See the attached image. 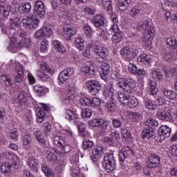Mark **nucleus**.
Wrapping results in <instances>:
<instances>
[{
    "mask_svg": "<svg viewBox=\"0 0 177 177\" xmlns=\"http://www.w3.org/2000/svg\"><path fill=\"white\" fill-rule=\"evenodd\" d=\"M137 31H144L142 40L146 45H151V41L154 38V29L151 22L149 20H144L136 24Z\"/></svg>",
    "mask_w": 177,
    "mask_h": 177,
    "instance_id": "1",
    "label": "nucleus"
},
{
    "mask_svg": "<svg viewBox=\"0 0 177 177\" xmlns=\"http://www.w3.org/2000/svg\"><path fill=\"white\" fill-rule=\"evenodd\" d=\"M75 97V88L73 85H68L66 89L62 90L59 95V99L65 106H71Z\"/></svg>",
    "mask_w": 177,
    "mask_h": 177,
    "instance_id": "2",
    "label": "nucleus"
},
{
    "mask_svg": "<svg viewBox=\"0 0 177 177\" xmlns=\"http://www.w3.org/2000/svg\"><path fill=\"white\" fill-rule=\"evenodd\" d=\"M110 85L104 90L102 95L106 99H108V102L106 104V109H108L109 111H114L115 110V97H118V95H114L113 84H110Z\"/></svg>",
    "mask_w": 177,
    "mask_h": 177,
    "instance_id": "3",
    "label": "nucleus"
},
{
    "mask_svg": "<svg viewBox=\"0 0 177 177\" xmlns=\"http://www.w3.org/2000/svg\"><path fill=\"white\" fill-rule=\"evenodd\" d=\"M118 99L122 104L128 106L130 109H135V107H138V104H139V102L136 97L131 95V93H120L118 95Z\"/></svg>",
    "mask_w": 177,
    "mask_h": 177,
    "instance_id": "4",
    "label": "nucleus"
},
{
    "mask_svg": "<svg viewBox=\"0 0 177 177\" xmlns=\"http://www.w3.org/2000/svg\"><path fill=\"white\" fill-rule=\"evenodd\" d=\"M117 85L118 88H121L127 93H133V91L136 88L135 80L131 78L125 79L124 77H120L118 79Z\"/></svg>",
    "mask_w": 177,
    "mask_h": 177,
    "instance_id": "5",
    "label": "nucleus"
},
{
    "mask_svg": "<svg viewBox=\"0 0 177 177\" xmlns=\"http://www.w3.org/2000/svg\"><path fill=\"white\" fill-rule=\"evenodd\" d=\"M102 167L107 172H113L115 169V156H114V153L104 154Z\"/></svg>",
    "mask_w": 177,
    "mask_h": 177,
    "instance_id": "6",
    "label": "nucleus"
},
{
    "mask_svg": "<svg viewBox=\"0 0 177 177\" xmlns=\"http://www.w3.org/2000/svg\"><path fill=\"white\" fill-rule=\"evenodd\" d=\"M19 24L20 19H19V18L14 19H10V24L3 28L2 31L4 34L8 35V37H11L18 32L17 30H19Z\"/></svg>",
    "mask_w": 177,
    "mask_h": 177,
    "instance_id": "7",
    "label": "nucleus"
},
{
    "mask_svg": "<svg viewBox=\"0 0 177 177\" xmlns=\"http://www.w3.org/2000/svg\"><path fill=\"white\" fill-rule=\"evenodd\" d=\"M86 86L93 96H96L102 89V85L97 80H88Z\"/></svg>",
    "mask_w": 177,
    "mask_h": 177,
    "instance_id": "8",
    "label": "nucleus"
},
{
    "mask_svg": "<svg viewBox=\"0 0 177 177\" xmlns=\"http://www.w3.org/2000/svg\"><path fill=\"white\" fill-rule=\"evenodd\" d=\"M156 117L157 118H159V120H162V121L175 122L177 124V111L175 119L172 118V115H171V113L162 110L158 111Z\"/></svg>",
    "mask_w": 177,
    "mask_h": 177,
    "instance_id": "9",
    "label": "nucleus"
},
{
    "mask_svg": "<svg viewBox=\"0 0 177 177\" xmlns=\"http://www.w3.org/2000/svg\"><path fill=\"white\" fill-rule=\"evenodd\" d=\"M171 131V128L167 125L162 126L159 129L158 137L156 138L157 142H162V140H164L166 138H169Z\"/></svg>",
    "mask_w": 177,
    "mask_h": 177,
    "instance_id": "10",
    "label": "nucleus"
},
{
    "mask_svg": "<svg viewBox=\"0 0 177 177\" xmlns=\"http://www.w3.org/2000/svg\"><path fill=\"white\" fill-rule=\"evenodd\" d=\"M161 158L156 153L151 154L148 158L147 167L150 169L157 168L160 165Z\"/></svg>",
    "mask_w": 177,
    "mask_h": 177,
    "instance_id": "11",
    "label": "nucleus"
},
{
    "mask_svg": "<svg viewBox=\"0 0 177 177\" xmlns=\"http://www.w3.org/2000/svg\"><path fill=\"white\" fill-rule=\"evenodd\" d=\"M131 156H133V151L129 147H124L119 153L120 164H124V161L129 158V157H131Z\"/></svg>",
    "mask_w": 177,
    "mask_h": 177,
    "instance_id": "12",
    "label": "nucleus"
},
{
    "mask_svg": "<svg viewBox=\"0 0 177 177\" xmlns=\"http://www.w3.org/2000/svg\"><path fill=\"white\" fill-rule=\"evenodd\" d=\"M73 74H74V69L73 68H67L59 74L58 80L61 84H64V82H67V80Z\"/></svg>",
    "mask_w": 177,
    "mask_h": 177,
    "instance_id": "13",
    "label": "nucleus"
},
{
    "mask_svg": "<svg viewBox=\"0 0 177 177\" xmlns=\"http://www.w3.org/2000/svg\"><path fill=\"white\" fill-rule=\"evenodd\" d=\"M27 165L31 171L37 172L39 168V161L34 156H30L27 159Z\"/></svg>",
    "mask_w": 177,
    "mask_h": 177,
    "instance_id": "14",
    "label": "nucleus"
},
{
    "mask_svg": "<svg viewBox=\"0 0 177 177\" xmlns=\"http://www.w3.org/2000/svg\"><path fill=\"white\" fill-rule=\"evenodd\" d=\"M65 118H66V120H68V121L70 122H73V124H78V120H80L77 112L71 109H67L66 111Z\"/></svg>",
    "mask_w": 177,
    "mask_h": 177,
    "instance_id": "15",
    "label": "nucleus"
},
{
    "mask_svg": "<svg viewBox=\"0 0 177 177\" xmlns=\"http://www.w3.org/2000/svg\"><path fill=\"white\" fill-rule=\"evenodd\" d=\"M8 38H10V45L8 48V50L12 53H16V52H17L19 50V47H17V45H19V41L17 40V38H16L15 35L9 36Z\"/></svg>",
    "mask_w": 177,
    "mask_h": 177,
    "instance_id": "16",
    "label": "nucleus"
},
{
    "mask_svg": "<svg viewBox=\"0 0 177 177\" xmlns=\"http://www.w3.org/2000/svg\"><path fill=\"white\" fill-rule=\"evenodd\" d=\"M34 12L39 17L45 16V6L42 1H38L36 2L34 7Z\"/></svg>",
    "mask_w": 177,
    "mask_h": 177,
    "instance_id": "17",
    "label": "nucleus"
},
{
    "mask_svg": "<svg viewBox=\"0 0 177 177\" xmlns=\"http://www.w3.org/2000/svg\"><path fill=\"white\" fill-rule=\"evenodd\" d=\"M39 21L38 19L35 17H28L26 22V28H29V30H35L38 27Z\"/></svg>",
    "mask_w": 177,
    "mask_h": 177,
    "instance_id": "18",
    "label": "nucleus"
},
{
    "mask_svg": "<svg viewBox=\"0 0 177 177\" xmlns=\"http://www.w3.org/2000/svg\"><path fill=\"white\" fill-rule=\"evenodd\" d=\"M92 22L95 27L98 28H100V27H103V25L104 24V17L102 15H97L93 17Z\"/></svg>",
    "mask_w": 177,
    "mask_h": 177,
    "instance_id": "19",
    "label": "nucleus"
},
{
    "mask_svg": "<svg viewBox=\"0 0 177 177\" xmlns=\"http://www.w3.org/2000/svg\"><path fill=\"white\" fill-rule=\"evenodd\" d=\"M102 73H100L101 78L106 80L110 73V65L107 63H102L101 65Z\"/></svg>",
    "mask_w": 177,
    "mask_h": 177,
    "instance_id": "20",
    "label": "nucleus"
},
{
    "mask_svg": "<svg viewBox=\"0 0 177 177\" xmlns=\"http://www.w3.org/2000/svg\"><path fill=\"white\" fill-rule=\"evenodd\" d=\"M94 52L97 55V56H99L101 57V59H106L107 57V49L102 46H95L94 48Z\"/></svg>",
    "mask_w": 177,
    "mask_h": 177,
    "instance_id": "21",
    "label": "nucleus"
},
{
    "mask_svg": "<svg viewBox=\"0 0 177 177\" xmlns=\"http://www.w3.org/2000/svg\"><path fill=\"white\" fill-rule=\"evenodd\" d=\"M137 60L145 66H150V63L151 62V55L142 54L138 57Z\"/></svg>",
    "mask_w": 177,
    "mask_h": 177,
    "instance_id": "22",
    "label": "nucleus"
},
{
    "mask_svg": "<svg viewBox=\"0 0 177 177\" xmlns=\"http://www.w3.org/2000/svg\"><path fill=\"white\" fill-rule=\"evenodd\" d=\"M92 64V62H88L81 68L82 73H84L86 77L88 74H93V66Z\"/></svg>",
    "mask_w": 177,
    "mask_h": 177,
    "instance_id": "23",
    "label": "nucleus"
},
{
    "mask_svg": "<svg viewBox=\"0 0 177 177\" xmlns=\"http://www.w3.org/2000/svg\"><path fill=\"white\" fill-rule=\"evenodd\" d=\"M18 12L19 13H30L31 12V3L28 2L22 3L19 7H18Z\"/></svg>",
    "mask_w": 177,
    "mask_h": 177,
    "instance_id": "24",
    "label": "nucleus"
},
{
    "mask_svg": "<svg viewBox=\"0 0 177 177\" xmlns=\"http://www.w3.org/2000/svg\"><path fill=\"white\" fill-rule=\"evenodd\" d=\"M9 10H11L10 7H9V6H0V19L1 20H3V19H6V17L9 16Z\"/></svg>",
    "mask_w": 177,
    "mask_h": 177,
    "instance_id": "25",
    "label": "nucleus"
},
{
    "mask_svg": "<svg viewBox=\"0 0 177 177\" xmlns=\"http://www.w3.org/2000/svg\"><path fill=\"white\" fill-rule=\"evenodd\" d=\"M154 129H145L142 132L141 138H142V139H150V138H153V136H154Z\"/></svg>",
    "mask_w": 177,
    "mask_h": 177,
    "instance_id": "26",
    "label": "nucleus"
},
{
    "mask_svg": "<svg viewBox=\"0 0 177 177\" xmlns=\"http://www.w3.org/2000/svg\"><path fill=\"white\" fill-rule=\"evenodd\" d=\"M164 60L169 63H174L177 59L176 53L171 51L170 53H166L163 56Z\"/></svg>",
    "mask_w": 177,
    "mask_h": 177,
    "instance_id": "27",
    "label": "nucleus"
},
{
    "mask_svg": "<svg viewBox=\"0 0 177 177\" xmlns=\"http://www.w3.org/2000/svg\"><path fill=\"white\" fill-rule=\"evenodd\" d=\"M98 127H100V129H102L101 135H106L107 128L109 127V122L103 119H99Z\"/></svg>",
    "mask_w": 177,
    "mask_h": 177,
    "instance_id": "28",
    "label": "nucleus"
},
{
    "mask_svg": "<svg viewBox=\"0 0 177 177\" xmlns=\"http://www.w3.org/2000/svg\"><path fill=\"white\" fill-rule=\"evenodd\" d=\"M53 46L57 52H59V53H64L66 52V47H64L58 40L53 41Z\"/></svg>",
    "mask_w": 177,
    "mask_h": 177,
    "instance_id": "29",
    "label": "nucleus"
},
{
    "mask_svg": "<svg viewBox=\"0 0 177 177\" xmlns=\"http://www.w3.org/2000/svg\"><path fill=\"white\" fill-rule=\"evenodd\" d=\"M64 32L66 35H68V37H71L77 32V30L75 28L71 27L69 24H65L64 25Z\"/></svg>",
    "mask_w": 177,
    "mask_h": 177,
    "instance_id": "30",
    "label": "nucleus"
},
{
    "mask_svg": "<svg viewBox=\"0 0 177 177\" xmlns=\"http://www.w3.org/2000/svg\"><path fill=\"white\" fill-rule=\"evenodd\" d=\"M30 45H31V39H22L17 45V48H18V49H21V48H30Z\"/></svg>",
    "mask_w": 177,
    "mask_h": 177,
    "instance_id": "31",
    "label": "nucleus"
},
{
    "mask_svg": "<svg viewBox=\"0 0 177 177\" xmlns=\"http://www.w3.org/2000/svg\"><path fill=\"white\" fill-rule=\"evenodd\" d=\"M120 55L126 60H129L132 57V53L128 47L123 48L120 51Z\"/></svg>",
    "mask_w": 177,
    "mask_h": 177,
    "instance_id": "32",
    "label": "nucleus"
},
{
    "mask_svg": "<svg viewBox=\"0 0 177 177\" xmlns=\"http://www.w3.org/2000/svg\"><path fill=\"white\" fill-rule=\"evenodd\" d=\"M12 156L13 160L12 165L15 168V169H19V167L22 164L21 160H20V158L17 154L12 153Z\"/></svg>",
    "mask_w": 177,
    "mask_h": 177,
    "instance_id": "33",
    "label": "nucleus"
},
{
    "mask_svg": "<svg viewBox=\"0 0 177 177\" xmlns=\"http://www.w3.org/2000/svg\"><path fill=\"white\" fill-rule=\"evenodd\" d=\"M121 137L124 140H127V142H131L132 140V135H131V132L128 131V129L123 128L121 129Z\"/></svg>",
    "mask_w": 177,
    "mask_h": 177,
    "instance_id": "34",
    "label": "nucleus"
},
{
    "mask_svg": "<svg viewBox=\"0 0 177 177\" xmlns=\"http://www.w3.org/2000/svg\"><path fill=\"white\" fill-rule=\"evenodd\" d=\"M41 169H42L44 174L46 175V176L55 177V173H53V171H52V170L50 169V167H48V165L43 164L41 165Z\"/></svg>",
    "mask_w": 177,
    "mask_h": 177,
    "instance_id": "35",
    "label": "nucleus"
},
{
    "mask_svg": "<svg viewBox=\"0 0 177 177\" xmlns=\"http://www.w3.org/2000/svg\"><path fill=\"white\" fill-rule=\"evenodd\" d=\"M132 2V0H119L118 9L119 10H127L129 3Z\"/></svg>",
    "mask_w": 177,
    "mask_h": 177,
    "instance_id": "36",
    "label": "nucleus"
},
{
    "mask_svg": "<svg viewBox=\"0 0 177 177\" xmlns=\"http://www.w3.org/2000/svg\"><path fill=\"white\" fill-rule=\"evenodd\" d=\"M70 175L71 177H85V176L82 175L80 171V168L75 166L71 168Z\"/></svg>",
    "mask_w": 177,
    "mask_h": 177,
    "instance_id": "37",
    "label": "nucleus"
},
{
    "mask_svg": "<svg viewBox=\"0 0 177 177\" xmlns=\"http://www.w3.org/2000/svg\"><path fill=\"white\" fill-rule=\"evenodd\" d=\"M36 114L37 122H44V118H45V111L41 109V108H37Z\"/></svg>",
    "mask_w": 177,
    "mask_h": 177,
    "instance_id": "38",
    "label": "nucleus"
},
{
    "mask_svg": "<svg viewBox=\"0 0 177 177\" xmlns=\"http://www.w3.org/2000/svg\"><path fill=\"white\" fill-rule=\"evenodd\" d=\"M149 86L150 89V94L153 95H157V92H158V88H157V84H156V82L153 80H149Z\"/></svg>",
    "mask_w": 177,
    "mask_h": 177,
    "instance_id": "39",
    "label": "nucleus"
},
{
    "mask_svg": "<svg viewBox=\"0 0 177 177\" xmlns=\"http://www.w3.org/2000/svg\"><path fill=\"white\" fill-rule=\"evenodd\" d=\"M24 78V72H23V68H19L17 70V75L15 76V82L20 83L23 81Z\"/></svg>",
    "mask_w": 177,
    "mask_h": 177,
    "instance_id": "40",
    "label": "nucleus"
},
{
    "mask_svg": "<svg viewBox=\"0 0 177 177\" xmlns=\"http://www.w3.org/2000/svg\"><path fill=\"white\" fill-rule=\"evenodd\" d=\"M140 13V6L136 5L133 6L129 10V15L131 17H135L137 15Z\"/></svg>",
    "mask_w": 177,
    "mask_h": 177,
    "instance_id": "41",
    "label": "nucleus"
},
{
    "mask_svg": "<svg viewBox=\"0 0 177 177\" xmlns=\"http://www.w3.org/2000/svg\"><path fill=\"white\" fill-rule=\"evenodd\" d=\"M163 94L167 97V99L174 100L176 98L177 93L176 92L171 90H165L163 91Z\"/></svg>",
    "mask_w": 177,
    "mask_h": 177,
    "instance_id": "42",
    "label": "nucleus"
},
{
    "mask_svg": "<svg viewBox=\"0 0 177 177\" xmlns=\"http://www.w3.org/2000/svg\"><path fill=\"white\" fill-rule=\"evenodd\" d=\"M75 45L77 49L79 50H84V39L81 37L76 38L75 41Z\"/></svg>",
    "mask_w": 177,
    "mask_h": 177,
    "instance_id": "43",
    "label": "nucleus"
},
{
    "mask_svg": "<svg viewBox=\"0 0 177 177\" xmlns=\"http://www.w3.org/2000/svg\"><path fill=\"white\" fill-rule=\"evenodd\" d=\"M129 117L134 122H139L142 118V115L138 112H130Z\"/></svg>",
    "mask_w": 177,
    "mask_h": 177,
    "instance_id": "44",
    "label": "nucleus"
},
{
    "mask_svg": "<svg viewBox=\"0 0 177 177\" xmlns=\"http://www.w3.org/2000/svg\"><path fill=\"white\" fill-rule=\"evenodd\" d=\"M10 168H12V166H10V164L9 162H3L1 165V171L3 172V174H8L10 172Z\"/></svg>",
    "mask_w": 177,
    "mask_h": 177,
    "instance_id": "45",
    "label": "nucleus"
},
{
    "mask_svg": "<svg viewBox=\"0 0 177 177\" xmlns=\"http://www.w3.org/2000/svg\"><path fill=\"white\" fill-rule=\"evenodd\" d=\"M144 104L146 109H149V110H154V109L156 107V104H154L153 100L149 99L145 100Z\"/></svg>",
    "mask_w": 177,
    "mask_h": 177,
    "instance_id": "46",
    "label": "nucleus"
},
{
    "mask_svg": "<svg viewBox=\"0 0 177 177\" xmlns=\"http://www.w3.org/2000/svg\"><path fill=\"white\" fill-rule=\"evenodd\" d=\"M92 154L93 156H103L104 154V148L102 146H98L93 149Z\"/></svg>",
    "mask_w": 177,
    "mask_h": 177,
    "instance_id": "47",
    "label": "nucleus"
},
{
    "mask_svg": "<svg viewBox=\"0 0 177 177\" xmlns=\"http://www.w3.org/2000/svg\"><path fill=\"white\" fill-rule=\"evenodd\" d=\"M122 32L114 33L113 36L112 37V41L114 44H118V42H121L122 40Z\"/></svg>",
    "mask_w": 177,
    "mask_h": 177,
    "instance_id": "48",
    "label": "nucleus"
},
{
    "mask_svg": "<svg viewBox=\"0 0 177 177\" xmlns=\"http://www.w3.org/2000/svg\"><path fill=\"white\" fill-rule=\"evenodd\" d=\"M34 91L37 93V96H42L43 95H45V88L39 85L34 86Z\"/></svg>",
    "mask_w": 177,
    "mask_h": 177,
    "instance_id": "49",
    "label": "nucleus"
},
{
    "mask_svg": "<svg viewBox=\"0 0 177 177\" xmlns=\"http://www.w3.org/2000/svg\"><path fill=\"white\" fill-rule=\"evenodd\" d=\"M166 42L167 44L169 45V46H171V48H173L174 49H176V48L177 47V41L176 38L175 37L168 38Z\"/></svg>",
    "mask_w": 177,
    "mask_h": 177,
    "instance_id": "50",
    "label": "nucleus"
},
{
    "mask_svg": "<svg viewBox=\"0 0 177 177\" xmlns=\"http://www.w3.org/2000/svg\"><path fill=\"white\" fill-rule=\"evenodd\" d=\"M145 125L149 127V128H151V127H158V122L154 119L149 118L146 120Z\"/></svg>",
    "mask_w": 177,
    "mask_h": 177,
    "instance_id": "51",
    "label": "nucleus"
},
{
    "mask_svg": "<svg viewBox=\"0 0 177 177\" xmlns=\"http://www.w3.org/2000/svg\"><path fill=\"white\" fill-rule=\"evenodd\" d=\"M46 158H47L48 161H50V162H55V161H56V160H57V157L56 156L55 153H53L50 151H48L46 152Z\"/></svg>",
    "mask_w": 177,
    "mask_h": 177,
    "instance_id": "52",
    "label": "nucleus"
},
{
    "mask_svg": "<svg viewBox=\"0 0 177 177\" xmlns=\"http://www.w3.org/2000/svg\"><path fill=\"white\" fill-rule=\"evenodd\" d=\"M35 139L38 140L39 143H45V138L42 137V133L41 131H36L33 133Z\"/></svg>",
    "mask_w": 177,
    "mask_h": 177,
    "instance_id": "53",
    "label": "nucleus"
},
{
    "mask_svg": "<svg viewBox=\"0 0 177 177\" xmlns=\"http://www.w3.org/2000/svg\"><path fill=\"white\" fill-rule=\"evenodd\" d=\"M1 80L5 82L7 86H12V80L10 79V76L3 75L1 76Z\"/></svg>",
    "mask_w": 177,
    "mask_h": 177,
    "instance_id": "54",
    "label": "nucleus"
},
{
    "mask_svg": "<svg viewBox=\"0 0 177 177\" xmlns=\"http://www.w3.org/2000/svg\"><path fill=\"white\" fill-rule=\"evenodd\" d=\"M82 116L83 118H91L92 117V110L88 108L82 109Z\"/></svg>",
    "mask_w": 177,
    "mask_h": 177,
    "instance_id": "55",
    "label": "nucleus"
},
{
    "mask_svg": "<svg viewBox=\"0 0 177 177\" xmlns=\"http://www.w3.org/2000/svg\"><path fill=\"white\" fill-rule=\"evenodd\" d=\"M62 15H64L66 19V20H72L74 19V16H75V14L73 12V10L69 11H63Z\"/></svg>",
    "mask_w": 177,
    "mask_h": 177,
    "instance_id": "56",
    "label": "nucleus"
},
{
    "mask_svg": "<svg viewBox=\"0 0 177 177\" xmlns=\"http://www.w3.org/2000/svg\"><path fill=\"white\" fill-rule=\"evenodd\" d=\"M40 70H42L43 73H50V68L48 66L46 62H41L39 64Z\"/></svg>",
    "mask_w": 177,
    "mask_h": 177,
    "instance_id": "57",
    "label": "nucleus"
},
{
    "mask_svg": "<svg viewBox=\"0 0 177 177\" xmlns=\"http://www.w3.org/2000/svg\"><path fill=\"white\" fill-rule=\"evenodd\" d=\"M64 143V140L63 138H61L59 136H55L54 137V144L55 146H57V147H62V145Z\"/></svg>",
    "mask_w": 177,
    "mask_h": 177,
    "instance_id": "58",
    "label": "nucleus"
},
{
    "mask_svg": "<svg viewBox=\"0 0 177 177\" xmlns=\"http://www.w3.org/2000/svg\"><path fill=\"white\" fill-rule=\"evenodd\" d=\"M36 74L41 81H46L49 79V76L45 73V72H42L41 71H37Z\"/></svg>",
    "mask_w": 177,
    "mask_h": 177,
    "instance_id": "59",
    "label": "nucleus"
},
{
    "mask_svg": "<svg viewBox=\"0 0 177 177\" xmlns=\"http://www.w3.org/2000/svg\"><path fill=\"white\" fill-rule=\"evenodd\" d=\"M102 3L107 10H111L113 9V6L111 5V0H102Z\"/></svg>",
    "mask_w": 177,
    "mask_h": 177,
    "instance_id": "60",
    "label": "nucleus"
},
{
    "mask_svg": "<svg viewBox=\"0 0 177 177\" xmlns=\"http://www.w3.org/2000/svg\"><path fill=\"white\" fill-rule=\"evenodd\" d=\"M61 150H62V153L67 154V153H70V151H71V150H73V147L69 145L65 144V145H62Z\"/></svg>",
    "mask_w": 177,
    "mask_h": 177,
    "instance_id": "61",
    "label": "nucleus"
},
{
    "mask_svg": "<svg viewBox=\"0 0 177 177\" xmlns=\"http://www.w3.org/2000/svg\"><path fill=\"white\" fill-rule=\"evenodd\" d=\"M22 142H23V145H24L25 146L30 145V143H31V135L25 134L22 137Z\"/></svg>",
    "mask_w": 177,
    "mask_h": 177,
    "instance_id": "62",
    "label": "nucleus"
},
{
    "mask_svg": "<svg viewBox=\"0 0 177 177\" xmlns=\"http://www.w3.org/2000/svg\"><path fill=\"white\" fill-rule=\"evenodd\" d=\"M95 146V143H93V141L91 140H84L83 141V148L84 150H86V149H92Z\"/></svg>",
    "mask_w": 177,
    "mask_h": 177,
    "instance_id": "63",
    "label": "nucleus"
},
{
    "mask_svg": "<svg viewBox=\"0 0 177 177\" xmlns=\"http://www.w3.org/2000/svg\"><path fill=\"white\" fill-rule=\"evenodd\" d=\"M102 141L104 142V143H108L109 146H115V141L111 138L105 136L102 138Z\"/></svg>",
    "mask_w": 177,
    "mask_h": 177,
    "instance_id": "64",
    "label": "nucleus"
}]
</instances>
